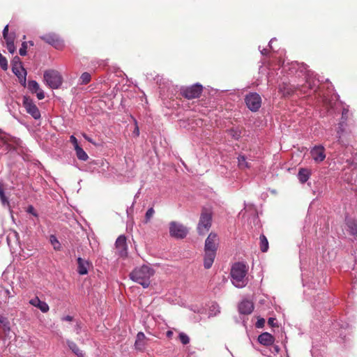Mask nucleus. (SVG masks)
<instances>
[{
    "mask_svg": "<svg viewBox=\"0 0 357 357\" xmlns=\"http://www.w3.org/2000/svg\"><path fill=\"white\" fill-rule=\"evenodd\" d=\"M219 245V238L215 233L211 232L205 241L204 266L210 268L215 260Z\"/></svg>",
    "mask_w": 357,
    "mask_h": 357,
    "instance_id": "obj_1",
    "label": "nucleus"
},
{
    "mask_svg": "<svg viewBox=\"0 0 357 357\" xmlns=\"http://www.w3.org/2000/svg\"><path fill=\"white\" fill-rule=\"evenodd\" d=\"M155 274V271L151 266L143 265L136 267L130 273V278L141 284L144 288H147L151 284V278Z\"/></svg>",
    "mask_w": 357,
    "mask_h": 357,
    "instance_id": "obj_2",
    "label": "nucleus"
},
{
    "mask_svg": "<svg viewBox=\"0 0 357 357\" xmlns=\"http://www.w3.org/2000/svg\"><path fill=\"white\" fill-rule=\"evenodd\" d=\"M248 266L242 262L234 264L231 269V282L237 288H243L248 283Z\"/></svg>",
    "mask_w": 357,
    "mask_h": 357,
    "instance_id": "obj_3",
    "label": "nucleus"
},
{
    "mask_svg": "<svg viewBox=\"0 0 357 357\" xmlns=\"http://www.w3.org/2000/svg\"><path fill=\"white\" fill-rule=\"evenodd\" d=\"M44 79L52 89H58L62 84V77L54 70H49L44 73Z\"/></svg>",
    "mask_w": 357,
    "mask_h": 357,
    "instance_id": "obj_4",
    "label": "nucleus"
},
{
    "mask_svg": "<svg viewBox=\"0 0 357 357\" xmlns=\"http://www.w3.org/2000/svg\"><path fill=\"white\" fill-rule=\"evenodd\" d=\"M188 234V229L178 222H169V235L177 239L184 238Z\"/></svg>",
    "mask_w": 357,
    "mask_h": 357,
    "instance_id": "obj_5",
    "label": "nucleus"
},
{
    "mask_svg": "<svg viewBox=\"0 0 357 357\" xmlns=\"http://www.w3.org/2000/svg\"><path fill=\"white\" fill-rule=\"evenodd\" d=\"M211 213L206 210L203 211L197 226V231L200 235L205 234L209 230L211 226Z\"/></svg>",
    "mask_w": 357,
    "mask_h": 357,
    "instance_id": "obj_6",
    "label": "nucleus"
},
{
    "mask_svg": "<svg viewBox=\"0 0 357 357\" xmlns=\"http://www.w3.org/2000/svg\"><path fill=\"white\" fill-rule=\"evenodd\" d=\"M245 102L250 110L257 112L261 107V98L257 93H250L245 96Z\"/></svg>",
    "mask_w": 357,
    "mask_h": 357,
    "instance_id": "obj_7",
    "label": "nucleus"
},
{
    "mask_svg": "<svg viewBox=\"0 0 357 357\" xmlns=\"http://www.w3.org/2000/svg\"><path fill=\"white\" fill-rule=\"evenodd\" d=\"M202 86L199 84H195L191 86L182 88L181 90V94L188 99H193L198 98L202 92Z\"/></svg>",
    "mask_w": 357,
    "mask_h": 357,
    "instance_id": "obj_8",
    "label": "nucleus"
},
{
    "mask_svg": "<svg viewBox=\"0 0 357 357\" xmlns=\"http://www.w3.org/2000/svg\"><path fill=\"white\" fill-rule=\"evenodd\" d=\"M23 105L26 112L31 115L33 119H39L40 118V112L31 98L24 96L23 98Z\"/></svg>",
    "mask_w": 357,
    "mask_h": 357,
    "instance_id": "obj_9",
    "label": "nucleus"
},
{
    "mask_svg": "<svg viewBox=\"0 0 357 357\" xmlns=\"http://www.w3.org/2000/svg\"><path fill=\"white\" fill-rule=\"evenodd\" d=\"M40 38L58 50L62 49L64 46L62 40L55 33H48L40 36Z\"/></svg>",
    "mask_w": 357,
    "mask_h": 357,
    "instance_id": "obj_10",
    "label": "nucleus"
},
{
    "mask_svg": "<svg viewBox=\"0 0 357 357\" xmlns=\"http://www.w3.org/2000/svg\"><path fill=\"white\" fill-rule=\"evenodd\" d=\"M310 154L316 162H321L326 158L325 149L321 145L314 146L311 149Z\"/></svg>",
    "mask_w": 357,
    "mask_h": 357,
    "instance_id": "obj_11",
    "label": "nucleus"
},
{
    "mask_svg": "<svg viewBox=\"0 0 357 357\" xmlns=\"http://www.w3.org/2000/svg\"><path fill=\"white\" fill-rule=\"evenodd\" d=\"M118 255L121 257L127 256L126 238L123 235L119 236L115 243Z\"/></svg>",
    "mask_w": 357,
    "mask_h": 357,
    "instance_id": "obj_12",
    "label": "nucleus"
},
{
    "mask_svg": "<svg viewBox=\"0 0 357 357\" xmlns=\"http://www.w3.org/2000/svg\"><path fill=\"white\" fill-rule=\"evenodd\" d=\"M13 73L18 77L20 83L25 86L26 84V71L22 66H12Z\"/></svg>",
    "mask_w": 357,
    "mask_h": 357,
    "instance_id": "obj_13",
    "label": "nucleus"
},
{
    "mask_svg": "<svg viewBox=\"0 0 357 357\" xmlns=\"http://www.w3.org/2000/svg\"><path fill=\"white\" fill-rule=\"evenodd\" d=\"M254 310V305L251 301L243 300L238 305V312L242 314H250Z\"/></svg>",
    "mask_w": 357,
    "mask_h": 357,
    "instance_id": "obj_14",
    "label": "nucleus"
},
{
    "mask_svg": "<svg viewBox=\"0 0 357 357\" xmlns=\"http://www.w3.org/2000/svg\"><path fill=\"white\" fill-rule=\"evenodd\" d=\"M77 272L79 275H86L91 264L89 261L82 259V257L77 258Z\"/></svg>",
    "mask_w": 357,
    "mask_h": 357,
    "instance_id": "obj_15",
    "label": "nucleus"
},
{
    "mask_svg": "<svg viewBox=\"0 0 357 357\" xmlns=\"http://www.w3.org/2000/svg\"><path fill=\"white\" fill-rule=\"evenodd\" d=\"M275 341L274 337L268 333H263L258 337V342L264 346H270Z\"/></svg>",
    "mask_w": 357,
    "mask_h": 357,
    "instance_id": "obj_16",
    "label": "nucleus"
},
{
    "mask_svg": "<svg viewBox=\"0 0 357 357\" xmlns=\"http://www.w3.org/2000/svg\"><path fill=\"white\" fill-rule=\"evenodd\" d=\"M310 175L311 172L310 169L306 168H301L299 169L298 178L301 183H304L308 180Z\"/></svg>",
    "mask_w": 357,
    "mask_h": 357,
    "instance_id": "obj_17",
    "label": "nucleus"
},
{
    "mask_svg": "<svg viewBox=\"0 0 357 357\" xmlns=\"http://www.w3.org/2000/svg\"><path fill=\"white\" fill-rule=\"evenodd\" d=\"M66 344L69 349L77 356L85 357L84 353L79 349L77 345L73 341L67 340Z\"/></svg>",
    "mask_w": 357,
    "mask_h": 357,
    "instance_id": "obj_18",
    "label": "nucleus"
},
{
    "mask_svg": "<svg viewBox=\"0 0 357 357\" xmlns=\"http://www.w3.org/2000/svg\"><path fill=\"white\" fill-rule=\"evenodd\" d=\"M145 335L142 332H139L137 335V339L135 343V348L142 350L144 347Z\"/></svg>",
    "mask_w": 357,
    "mask_h": 357,
    "instance_id": "obj_19",
    "label": "nucleus"
},
{
    "mask_svg": "<svg viewBox=\"0 0 357 357\" xmlns=\"http://www.w3.org/2000/svg\"><path fill=\"white\" fill-rule=\"evenodd\" d=\"M6 40V47L10 54H13L16 51V47L14 44L15 38L14 36H10L4 38Z\"/></svg>",
    "mask_w": 357,
    "mask_h": 357,
    "instance_id": "obj_20",
    "label": "nucleus"
},
{
    "mask_svg": "<svg viewBox=\"0 0 357 357\" xmlns=\"http://www.w3.org/2000/svg\"><path fill=\"white\" fill-rule=\"evenodd\" d=\"M77 157L79 160L86 161L88 159V155L80 146L75 149Z\"/></svg>",
    "mask_w": 357,
    "mask_h": 357,
    "instance_id": "obj_21",
    "label": "nucleus"
},
{
    "mask_svg": "<svg viewBox=\"0 0 357 357\" xmlns=\"http://www.w3.org/2000/svg\"><path fill=\"white\" fill-rule=\"evenodd\" d=\"M220 312V308L217 303H212L209 307L208 316L214 317Z\"/></svg>",
    "mask_w": 357,
    "mask_h": 357,
    "instance_id": "obj_22",
    "label": "nucleus"
},
{
    "mask_svg": "<svg viewBox=\"0 0 357 357\" xmlns=\"http://www.w3.org/2000/svg\"><path fill=\"white\" fill-rule=\"evenodd\" d=\"M347 225L349 229L351 234H357V222L354 220H348Z\"/></svg>",
    "mask_w": 357,
    "mask_h": 357,
    "instance_id": "obj_23",
    "label": "nucleus"
},
{
    "mask_svg": "<svg viewBox=\"0 0 357 357\" xmlns=\"http://www.w3.org/2000/svg\"><path fill=\"white\" fill-rule=\"evenodd\" d=\"M260 248L263 252H265L268 249V242L264 235L260 236Z\"/></svg>",
    "mask_w": 357,
    "mask_h": 357,
    "instance_id": "obj_24",
    "label": "nucleus"
},
{
    "mask_svg": "<svg viewBox=\"0 0 357 357\" xmlns=\"http://www.w3.org/2000/svg\"><path fill=\"white\" fill-rule=\"evenodd\" d=\"M28 89L32 93L37 92L40 88L38 83L35 80L29 81L28 83Z\"/></svg>",
    "mask_w": 357,
    "mask_h": 357,
    "instance_id": "obj_25",
    "label": "nucleus"
},
{
    "mask_svg": "<svg viewBox=\"0 0 357 357\" xmlns=\"http://www.w3.org/2000/svg\"><path fill=\"white\" fill-rule=\"evenodd\" d=\"M50 241L55 250H59L61 249V243L54 235L50 236Z\"/></svg>",
    "mask_w": 357,
    "mask_h": 357,
    "instance_id": "obj_26",
    "label": "nucleus"
},
{
    "mask_svg": "<svg viewBox=\"0 0 357 357\" xmlns=\"http://www.w3.org/2000/svg\"><path fill=\"white\" fill-rule=\"evenodd\" d=\"M91 75L89 73H83L79 77L81 84H86L91 81Z\"/></svg>",
    "mask_w": 357,
    "mask_h": 357,
    "instance_id": "obj_27",
    "label": "nucleus"
},
{
    "mask_svg": "<svg viewBox=\"0 0 357 357\" xmlns=\"http://www.w3.org/2000/svg\"><path fill=\"white\" fill-rule=\"evenodd\" d=\"M238 162L240 168L244 169L249 167L248 163L247 162L246 159L243 155H239L238 157Z\"/></svg>",
    "mask_w": 357,
    "mask_h": 357,
    "instance_id": "obj_28",
    "label": "nucleus"
},
{
    "mask_svg": "<svg viewBox=\"0 0 357 357\" xmlns=\"http://www.w3.org/2000/svg\"><path fill=\"white\" fill-rule=\"evenodd\" d=\"M344 121L339 123L338 130L337 131V141L340 144L343 143V142L342 141V133L344 130Z\"/></svg>",
    "mask_w": 357,
    "mask_h": 357,
    "instance_id": "obj_29",
    "label": "nucleus"
},
{
    "mask_svg": "<svg viewBox=\"0 0 357 357\" xmlns=\"http://www.w3.org/2000/svg\"><path fill=\"white\" fill-rule=\"evenodd\" d=\"M0 67L3 70L8 69V61L7 59L0 53Z\"/></svg>",
    "mask_w": 357,
    "mask_h": 357,
    "instance_id": "obj_30",
    "label": "nucleus"
},
{
    "mask_svg": "<svg viewBox=\"0 0 357 357\" xmlns=\"http://www.w3.org/2000/svg\"><path fill=\"white\" fill-rule=\"evenodd\" d=\"M229 135L234 139H238L241 137V132L238 129H230L229 130Z\"/></svg>",
    "mask_w": 357,
    "mask_h": 357,
    "instance_id": "obj_31",
    "label": "nucleus"
},
{
    "mask_svg": "<svg viewBox=\"0 0 357 357\" xmlns=\"http://www.w3.org/2000/svg\"><path fill=\"white\" fill-rule=\"evenodd\" d=\"M0 199L3 206L9 207V201L8 198L6 197L3 190H0Z\"/></svg>",
    "mask_w": 357,
    "mask_h": 357,
    "instance_id": "obj_32",
    "label": "nucleus"
},
{
    "mask_svg": "<svg viewBox=\"0 0 357 357\" xmlns=\"http://www.w3.org/2000/svg\"><path fill=\"white\" fill-rule=\"evenodd\" d=\"M37 307L38 309H40V310L43 313L47 312L50 310V307H49V305H47V303H45V301H40V302L38 304V305L37 306Z\"/></svg>",
    "mask_w": 357,
    "mask_h": 357,
    "instance_id": "obj_33",
    "label": "nucleus"
},
{
    "mask_svg": "<svg viewBox=\"0 0 357 357\" xmlns=\"http://www.w3.org/2000/svg\"><path fill=\"white\" fill-rule=\"evenodd\" d=\"M178 337L183 344L185 345L190 342V337L184 333H180Z\"/></svg>",
    "mask_w": 357,
    "mask_h": 357,
    "instance_id": "obj_34",
    "label": "nucleus"
},
{
    "mask_svg": "<svg viewBox=\"0 0 357 357\" xmlns=\"http://www.w3.org/2000/svg\"><path fill=\"white\" fill-rule=\"evenodd\" d=\"M155 213V211L153 208H150L147 210L146 215H145V222H148L151 218L153 216Z\"/></svg>",
    "mask_w": 357,
    "mask_h": 357,
    "instance_id": "obj_35",
    "label": "nucleus"
},
{
    "mask_svg": "<svg viewBox=\"0 0 357 357\" xmlns=\"http://www.w3.org/2000/svg\"><path fill=\"white\" fill-rule=\"evenodd\" d=\"M0 324L3 326L5 329H10L9 322L7 318L0 315Z\"/></svg>",
    "mask_w": 357,
    "mask_h": 357,
    "instance_id": "obj_36",
    "label": "nucleus"
},
{
    "mask_svg": "<svg viewBox=\"0 0 357 357\" xmlns=\"http://www.w3.org/2000/svg\"><path fill=\"white\" fill-rule=\"evenodd\" d=\"M27 43L23 42L22 46L20 48L19 53L21 56H25L26 54Z\"/></svg>",
    "mask_w": 357,
    "mask_h": 357,
    "instance_id": "obj_37",
    "label": "nucleus"
},
{
    "mask_svg": "<svg viewBox=\"0 0 357 357\" xmlns=\"http://www.w3.org/2000/svg\"><path fill=\"white\" fill-rule=\"evenodd\" d=\"M12 66H22L20 58L18 56H15L12 60Z\"/></svg>",
    "mask_w": 357,
    "mask_h": 357,
    "instance_id": "obj_38",
    "label": "nucleus"
},
{
    "mask_svg": "<svg viewBox=\"0 0 357 357\" xmlns=\"http://www.w3.org/2000/svg\"><path fill=\"white\" fill-rule=\"evenodd\" d=\"M40 300L39 299V298L38 296H36L29 301V303L31 305L36 307L38 305V304L40 303Z\"/></svg>",
    "mask_w": 357,
    "mask_h": 357,
    "instance_id": "obj_39",
    "label": "nucleus"
},
{
    "mask_svg": "<svg viewBox=\"0 0 357 357\" xmlns=\"http://www.w3.org/2000/svg\"><path fill=\"white\" fill-rule=\"evenodd\" d=\"M70 142L73 144L74 149L79 147L77 139L74 135H71L70 137Z\"/></svg>",
    "mask_w": 357,
    "mask_h": 357,
    "instance_id": "obj_40",
    "label": "nucleus"
},
{
    "mask_svg": "<svg viewBox=\"0 0 357 357\" xmlns=\"http://www.w3.org/2000/svg\"><path fill=\"white\" fill-rule=\"evenodd\" d=\"M36 93V96L38 100H43L45 98V93L44 91L40 89L37 92H35Z\"/></svg>",
    "mask_w": 357,
    "mask_h": 357,
    "instance_id": "obj_41",
    "label": "nucleus"
},
{
    "mask_svg": "<svg viewBox=\"0 0 357 357\" xmlns=\"http://www.w3.org/2000/svg\"><path fill=\"white\" fill-rule=\"evenodd\" d=\"M27 213L32 214L33 215L37 217L38 214L35 211V208L33 206H29L26 210Z\"/></svg>",
    "mask_w": 357,
    "mask_h": 357,
    "instance_id": "obj_42",
    "label": "nucleus"
},
{
    "mask_svg": "<svg viewBox=\"0 0 357 357\" xmlns=\"http://www.w3.org/2000/svg\"><path fill=\"white\" fill-rule=\"evenodd\" d=\"M265 323L264 319H259L256 323V327L257 328H262L264 326V324Z\"/></svg>",
    "mask_w": 357,
    "mask_h": 357,
    "instance_id": "obj_43",
    "label": "nucleus"
},
{
    "mask_svg": "<svg viewBox=\"0 0 357 357\" xmlns=\"http://www.w3.org/2000/svg\"><path fill=\"white\" fill-rule=\"evenodd\" d=\"M306 83L308 84V87L311 89H313L317 85L316 81H313L312 84L308 78L306 80Z\"/></svg>",
    "mask_w": 357,
    "mask_h": 357,
    "instance_id": "obj_44",
    "label": "nucleus"
},
{
    "mask_svg": "<svg viewBox=\"0 0 357 357\" xmlns=\"http://www.w3.org/2000/svg\"><path fill=\"white\" fill-rule=\"evenodd\" d=\"M10 36H11L8 34V25H6L3 30V37L6 38Z\"/></svg>",
    "mask_w": 357,
    "mask_h": 357,
    "instance_id": "obj_45",
    "label": "nucleus"
},
{
    "mask_svg": "<svg viewBox=\"0 0 357 357\" xmlns=\"http://www.w3.org/2000/svg\"><path fill=\"white\" fill-rule=\"evenodd\" d=\"M132 119L134 121V123L135 124V130L133 132V133L136 135V136H139V128H138V126H137V120L132 117Z\"/></svg>",
    "mask_w": 357,
    "mask_h": 357,
    "instance_id": "obj_46",
    "label": "nucleus"
},
{
    "mask_svg": "<svg viewBox=\"0 0 357 357\" xmlns=\"http://www.w3.org/2000/svg\"><path fill=\"white\" fill-rule=\"evenodd\" d=\"M348 112H349V110H348L347 109H346V108H344V109H343L342 114V119L343 120H344V121H346V120H347V117H348V116H347V114H348Z\"/></svg>",
    "mask_w": 357,
    "mask_h": 357,
    "instance_id": "obj_47",
    "label": "nucleus"
},
{
    "mask_svg": "<svg viewBox=\"0 0 357 357\" xmlns=\"http://www.w3.org/2000/svg\"><path fill=\"white\" fill-rule=\"evenodd\" d=\"M275 321H276L275 318L271 317L268 319V323L270 326L273 327L275 326Z\"/></svg>",
    "mask_w": 357,
    "mask_h": 357,
    "instance_id": "obj_48",
    "label": "nucleus"
},
{
    "mask_svg": "<svg viewBox=\"0 0 357 357\" xmlns=\"http://www.w3.org/2000/svg\"><path fill=\"white\" fill-rule=\"evenodd\" d=\"M73 317H71V316H70V315H67V316L63 317L62 318V320H63V321H73Z\"/></svg>",
    "mask_w": 357,
    "mask_h": 357,
    "instance_id": "obj_49",
    "label": "nucleus"
},
{
    "mask_svg": "<svg viewBox=\"0 0 357 357\" xmlns=\"http://www.w3.org/2000/svg\"><path fill=\"white\" fill-rule=\"evenodd\" d=\"M260 52L262 55H266L267 54V50L265 48L261 50Z\"/></svg>",
    "mask_w": 357,
    "mask_h": 357,
    "instance_id": "obj_50",
    "label": "nucleus"
},
{
    "mask_svg": "<svg viewBox=\"0 0 357 357\" xmlns=\"http://www.w3.org/2000/svg\"><path fill=\"white\" fill-rule=\"evenodd\" d=\"M275 40V38H272L270 42H269V44H268V46L270 47V48H272V43Z\"/></svg>",
    "mask_w": 357,
    "mask_h": 357,
    "instance_id": "obj_51",
    "label": "nucleus"
},
{
    "mask_svg": "<svg viewBox=\"0 0 357 357\" xmlns=\"http://www.w3.org/2000/svg\"><path fill=\"white\" fill-rule=\"evenodd\" d=\"M172 334H173V333L172 331H168L167 332V337H171L172 335Z\"/></svg>",
    "mask_w": 357,
    "mask_h": 357,
    "instance_id": "obj_52",
    "label": "nucleus"
},
{
    "mask_svg": "<svg viewBox=\"0 0 357 357\" xmlns=\"http://www.w3.org/2000/svg\"><path fill=\"white\" fill-rule=\"evenodd\" d=\"M292 92V91L291 89H288L287 91H284V94H287V95H289Z\"/></svg>",
    "mask_w": 357,
    "mask_h": 357,
    "instance_id": "obj_53",
    "label": "nucleus"
},
{
    "mask_svg": "<svg viewBox=\"0 0 357 357\" xmlns=\"http://www.w3.org/2000/svg\"><path fill=\"white\" fill-rule=\"evenodd\" d=\"M84 138L88 140L89 142H91V140L89 139V137H86V135H84Z\"/></svg>",
    "mask_w": 357,
    "mask_h": 357,
    "instance_id": "obj_54",
    "label": "nucleus"
},
{
    "mask_svg": "<svg viewBox=\"0 0 357 357\" xmlns=\"http://www.w3.org/2000/svg\"><path fill=\"white\" fill-rule=\"evenodd\" d=\"M31 45H33V43L32 41H29Z\"/></svg>",
    "mask_w": 357,
    "mask_h": 357,
    "instance_id": "obj_55",
    "label": "nucleus"
}]
</instances>
